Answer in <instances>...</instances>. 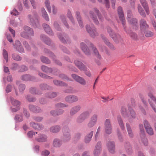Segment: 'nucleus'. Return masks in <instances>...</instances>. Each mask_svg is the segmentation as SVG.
<instances>
[{
	"instance_id": "nucleus-21",
	"label": "nucleus",
	"mask_w": 156,
	"mask_h": 156,
	"mask_svg": "<svg viewBox=\"0 0 156 156\" xmlns=\"http://www.w3.org/2000/svg\"><path fill=\"white\" fill-rule=\"evenodd\" d=\"M128 109L129 111V113L127 114V117L129 119L131 118V117L132 118H135L136 117V113L131 108V106L128 105Z\"/></svg>"
},
{
	"instance_id": "nucleus-43",
	"label": "nucleus",
	"mask_w": 156,
	"mask_h": 156,
	"mask_svg": "<svg viewBox=\"0 0 156 156\" xmlns=\"http://www.w3.org/2000/svg\"><path fill=\"white\" fill-rule=\"evenodd\" d=\"M138 9L139 12L140 13L141 15L143 17H145L146 15L144 12V11L142 9V8L140 6V5H138Z\"/></svg>"
},
{
	"instance_id": "nucleus-37",
	"label": "nucleus",
	"mask_w": 156,
	"mask_h": 156,
	"mask_svg": "<svg viewBox=\"0 0 156 156\" xmlns=\"http://www.w3.org/2000/svg\"><path fill=\"white\" fill-rule=\"evenodd\" d=\"M76 18L77 19L78 22L79 23L80 27H83V23L81 20V18L80 16V12H76Z\"/></svg>"
},
{
	"instance_id": "nucleus-49",
	"label": "nucleus",
	"mask_w": 156,
	"mask_h": 156,
	"mask_svg": "<svg viewBox=\"0 0 156 156\" xmlns=\"http://www.w3.org/2000/svg\"><path fill=\"white\" fill-rule=\"evenodd\" d=\"M45 5L47 8V10L49 12H51V6L50 2L48 0H46L44 2Z\"/></svg>"
},
{
	"instance_id": "nucleus-2",
	"label": "nucleus",
	"mask_w": 156,
	"mask_h": 156,
	"mask_svg": "<svg viewBox=\"0 0 156 156\" xmlns=\"http://www.w3.org/2000/svg\"><path fill=\"white\" fill-rule=\"evenodd\" d=\"M127 13V19L128 21L130 23L133 25L134 28L136 29L138 25L137 20L136 18H132L131 12L130 10H128Z\"/></svg>"
},
{
	"instance_id": "nucleus-33",
	"label": "nucleus",
	"mask_w": 156,
	"mask_h": 156,
	"mask_svg": "<svg viewBox=\"0 0 156 156\" xmlns=\"http://www.w3.org/2000/svg\"><path fill=\"white\" fill-rule=\"evenodd\" d=\"M41 40L45 42V43L47 45H49L50 44L51 42L50 39L46 37L44 35H41Z\"/></svg>"
},
{
	"instance_id": "nucleus-46",
	"label": "nucleus",
	"mask_w": 156,
	"mask_h": 156,
	"mask_svg": "<svg viewBox=\"0 0 156 156\" xmlns=\"http://www.w3.org/2000/svg\"><path fill=\"white\" fill-rule=\"evenodd\" d=\"M53 83L57 86H65L66 85L65 83H63L62 82L57 80H54Z\"/></svg>"
},
{
	"instance_id": "nucleus-24",
	"label": "nucleus",
	"mask_w": 156,
	"mask_h": 156,
	"mask_svg": "<svg viewBox=\"0 0 156 156\" xmlns=\"http://www.w3.org/2000/svg\"><path fill=\"white\" fill-rule=\"evenodd\" d=\"M140 1L142 6L145 10L147 14L148 15L149 14V10L146 0H140Z\"/></svg>"
},
{
	"instance_id": "nucleus-45",
	"label": "nucleus",
	"mask_w": 156,
	"mask_h": 156,
	"mask_svg": "<svg viewBox=\"0 0 156 156\" xmlns=\"http://www.w3.org/2000/svg\"><path fill=\"white\" fill-rule=\"evenodd\" d=\"M118 120L119 123V124L122 130H124L125 129L123 123L120 117H118Z\"/></svg>"
},
{
	"instance_id": "nucleus-28",
	"label": "nucleus",
	"mask_w": 156,
	"mask_h": 156,
	"mask_svg": "<svg viewBox=\"0 0 156 156\" xmlns=\"http://www.w3.org/2000/svg\"><path fill=\"white\" fill-rule=\"evenodd\" d=\"M61 129V127L59 126L56 125L51 127L50 129L51 132L53 133H56L59 132Z\"/></svg>"
},
{
	"instance_id": "nucleus-26",
	"label": "nucleus",
	"mask_w": 156,
	"mask_h": 156,
	"mask_svg": "<svg viewBox=\"0 0 156 156\" xmlns=\"http://www.w3.org/2000/svg\"><path fill=\"white\" fill-rule=\"evenodd\" d=\"M47 138V137L45 135L40 134L36 139L38 142H43L46 141Z\"/></svg>"
},
{
	"instance_id": "nucleus-8",
	"label": "nucleus",
	"mask_w": 156,
	"mask_h": 156,
	"mask_svg": "<svg viewBox=\"0 0 156 156\" xmlns=\"http://www.w3.org/2000/svg\"><path fill=\"white\" fill-rule=\"evenodd\" d=\"M105 131L107 134H110L112 133V127L110 120L107 119L105 122Z\"/></svg>"
},
{
	"instance_id": "nucleus-64",
	"label": "nucleus",
	"mask_w": 156,
	"mask_h": 156,
	"mask_svg": "<svg viewBox=\"0 0 156 156\" xmlns=\"http://www.w3.org/2000/svg\"><path fill=\"white\" fill-rule=\"evenodd\" d=\"M28 101L30 102H33L35 101V99L33 97H31L30 96H28L27 98Z\"/></svg>"
},
{
	"instance_id": "nucleus-16",
	"label": "nucleus",
	"mask_w": 156,
	"mask_h": 156,
	"mask_svg": "<svg viewBox=\"0 0 156 156\" xmlns=\"http://www.w3.org/2000/svg\"><path fill=\"white\" fill-rule=\"evenodd\" d=\"M78 100L77 97L74 95H70L67 96L65 98L66 102L72 103L77 101Z\"/></svg>"
},
{
	"instance_id": "nucleus-32",
	"label": "nucleus",
	"mask_w": 156,
	"mask_h": 156,
	"mask_svg": "<svg viewBox=\"0 0 156 156\" xmlns=\"http://www.w3.org/2000/svg\"><path fill=\"white\" fill-rule=\"evenodd\" d=\"M41 13L42 14V16L43 18H44L45 20L47 21H48L49 20V18L48 16V14L45 10L44 9V8H42L41 9Z\"/></svg>"
},
{
	"instance_id": "nucleus-58",
	"label": "nucleus",
	"mask_w": 156,
	"mask_h": 156,
	"mask_svg": "<svg viewBox=\"0 0 156 156\" xmlns=\"http://www.w3.org/2000/svg\"><path fill=\"white\" fill-rule=\"evenodd\" d=\"M49 154L50 152L48 151L45 150L43 151L41 153L42 156H47Z\"/></svg>"
},
{
	"instance_id": "nucleus-57",
	"label": "nucleus",
	"mask_w": 156,
	"mask_h": 156,
	"mask_svg": "<svg viewBox=\"0 0 156 156\" xmlns=\"http://www.w3.org/2000/svg\"><path fill=\"white\" fill-rule=\"evenodd\" d=\"M91 15L90 16L93 19V20H94V22L95 23H96V24H98V20H97V19L95 17L94 15V13H90Z\"/></svg>"
},
{
	"instance_id": "nucleus-34",
	"label": "nucleus",
	"mask_w": 156,
	"mask_h": 156,
	"mask_svg": "<svg viewBox=\"0 0 156 156\" xmlns=\"http://www.w3.org/2000/svg\"><path fill=\"white\" fill-rule=\"evenodd\" d=\"M102 38L104 41V42L111 49H114L115 47L113 45L108 41V39L105 37H102Z\"/></svg>"
},
{
	"instance_id": "nucleus-47",
	"label": "nucleus",
	"mask_w": 156,
	"mask_h": 156,
	"mask_svg": "<svg viewBox=\"0 0 156 156\" xmlns=\"http://www.w3.org/2000/svg\"><path fill=\"white\" fill-rule=\"evenodd\" d=\"M57 95L56 93L50 92L47 94V97L49 98H53L56 97Z\"/></svg>"
},
{
	"instance_id": "nucleus-62",
	"label": "nucleus",
	"mask_w": 156,
	"mask_h": 156,
	"mask_svg": "<svg viewBox=\"0 0 156 156\" xmlns=\"http://www.w3.org/2000/svg\"><path fill=\"white\" fill-rule=\"evenodd\" d=\"M11 14L13 15L16 16L19 15V12L17 10L14 9L11 13Z\"/></svg>"
},
{
	"instance_id": "nucleus-60",
	"label": "nucleus",
	"mask_w": 156,
	"mask_h": 156,
	"mask_svg": "<svg viewBox=\"0 0 156 156\" xmlns=\"http://www.w3.org/2000/svg\"><path fill=\"white\" fill-rule=\"evenodd\" d=\"M131 104H129L128 105H128H129L131 106V108H132V107H134L135 106V101L134 99H132L131 100Z\"/></svg>"
},
{
	"instance_id": "nucleus-25",
	"label": "nucleus",
	"mask_w": 156,
	"mask_h": 156,
	"mask_svg": "<svg viewBox=\"0 0 156 156\" xmlns=\"http://www.w3.org/2000/svg\"><path fill=\"white\" fill-rule=\"evenodd\" d=\"M64 111L62 109H60L59 110H52L50 112L51 115L54 116H56L62 114Z\"/></svg>"
},
{
	"instance_id": "nucleus-27",
	"label": "nucleus",
	"mask_w": 156,
	"mask_h": 156,
	"mask_svg": "<svg viewBox=\"0 0 156 156\" xmlns=\"http://www.w3.org/2000/svg\"><path fill=\"white\" fill-rule=\"evenodd\" d=\"M91 47V48L92 50H93L95 55L96 57L99 59H101V55L99 54V52L97 49L94 47L92 44H90Z\"/></svg>"
},
{
	"instance_id": "nucleus-29",
	"label": "nucleus",
	"mask_w": 156,
	"mask_h": 156,
	"mask_svg": "<svg viewBox=\"0 0 156 156\" xmlns=\"http://www.w3.org/2000/svg\"><path fill=\"white\" fill-rule=\"evenodd\" d=\"M30 110L35 112H40L41 109L39 107H35L33 105H30L29 106Z\"/></svg>"
},
{
	"instance_id": "nucleus-35",
	"label": "nucleus",
	"mask_w": 156,
	"mask_h": 156,
	"mask_svg": "<svg viewBox=\"0 0 156 156\" xmlns=\"http://www.w3.org/2000/svg\"><path fill=\"white\" fill-rule=\"evenodd\" d=\"M126 126L129 136L131 138L133 137V134L130 126L128 123H126Z\"/></svg>"
},
{
	"instance_id": "nucleus-10",
	"label": "nucleus",
	"mask_w": 156,
	"mask_h": 156,
	"mask_svg": "<svg viewBox=\"0 0 156 156\" xmlns=\"http://www.w3.org/2000/svg\"><path fill=\"white\" fill-rule=\"evenodd\" d=\"M69 129L68 128H64L63 129V140L65 142L69 141L70 139Z\"/></svg>"
},
{
	"instance_id": "nucleus-39",
	"label": "nucleus",
	"mask_w": 156,
	"mask_h": 156,
	"mask_svg": "<svg viewBox=\"0 0 156 156\" xmlns=\"http://www.w3.org/2000/svg\"><path fill=\"white\" fill-rule=\"evenodd\" d=\"M126 152L128 154H130L132 151L131 147L129 143H127L125 145Z\"/></svg>"
},
{
	"instance_id": "nucleus-52",
	"label": "nucleus",
	"mask_w": 156,
	"mask_h": 156,
	"mask_svg": "<svg viewBox=\"0 0 156 156\" xmlns=\"http://www.w3.org/2000/svg\"><path fill=\"white\" fill-rule=\"evenodd\" d=\"M15 119L17 122H20L22 121L23 117L21 115H16L15 116Z\"/></svg>"
},
{
	"instance_id": "nucleus-63",
	"label": "nucleus",
	"mask_w": 156,
	"mask_h": 156,
	"mask_svg": "<svg viewBox=\"0 0 156 156\" xmlns=\"http://www.w3.org/2000/svg\"><path fill=\"white\" fill-rule=\"evenodd\" d=\"M23 45L28 51L30 50V48L27 42L24 41L23 43Z\"/></svg>"
},
{
	"instance_id": "nucleus-1",
	"label": "nucleus",
	"mask_w": 156,
	"mask_h": 156,
	"mask_svg": "<svg viewBox=\"0 0 156 156\" xmlns=\"http://www.w3.org/2000/svg\"><path fill=\"white\" fill-rule=\"evenodd\" d=\"M154 90L152 87L148 88L147 95L151 99L148 100V102L154 111L156 113V97L153 95Z\"/></svg>"
},
{
	"instance_id": "nucleus-55",
	"label": "nucleus",
	"mask_w": 156,
	"mask_h": 156,
	"mask_svg": "<svg viewBox=\"0 0 156 156\" xmlns=\"http://www.w3.org/2000/svg\"><path fill=\"white\" fill-rule=\"evenodd\" d=\"M12 58L14 60L16 61H20L21 59V58L20 56L15 54H13L12 55Z\"/></svg>"
},
{
	"instance_id": "nucleus-6",
	"label": "nucleus",
	"mask_w": 156,
	"mask_h": 156,
	"mask_svg": "<svg viewBox=\"0 0 156 156\" xmlns=\"http://www.w3.org/2000/svg\"><path fill=\"white\" fill-rule=\"evenodd\" d=\"M30 23L34 27H37L39 25V22L37 16L35 15H29Z\"/></svg>"
},
{
	"instance_id": "nucleus-23",
	"label": "nucleus",
	"mask_w": 156,
	"mask_h": 156,
	"mask_svg": "<svg viewBox=\"0 0 156 156\" xmlns=\"http://www.w3.org/2000/svg\"><path fill=\"white\" fill-rule=\"evenodd\" d=\"M80 46L82 50L86 55H88L90 54V50L87 48V46L84 43H81L80 44Z\"/></svg>"
},
{
	"instance_id": "nucleus-30",
	"label": "nucleus",
	"mask_w": 156,
	"mask_h": 156,
	"mask_svg": "<svg viewBox=\"0 0 156 156\" xmlns=\"http://www.w3.org/2000/svg\"><path fill=\"white\" fill-rule=\"evenodd\" d=\"M127 33L129 34L131 37L134 40H136L137 38V34L134 32L131 31V30H126Z\"/></svg>"
},
{
	"instance_id": "nucleus-31",
	"label": "nucleus",
	"mask_w": 156,
	"mask_h": 156,
	"mask_svg": "<svg viewBox=\"0 0 156 156\" xmlns=\"http://www.w3.org/2000/svg\"><path fill=\"white\" fill-rule=\"evenodd\" d=\"M43 28L45 31L50 35H52V32L49 26L47 24H44L43 25Z\"/></svg>"
},
{
	"instance_id": "nucleus-22",
	"label": "nucleus",
	"mask_w": 156,
	"mask_h": 156,
	"mask_svg": "<svg viewBox=\"0 0 156 156\" xmlns=\"http://www.w3.org/2000/svg\"><path fill=\"white\" fill-rule=\"evenodd\" d=\"M81 108V107L80 105H77L73 107L71 109L70 114L71 115H73L76 114Z\"/></svg>"
},
{
	"instance_id": "nucleus-5",
	"label": "nucleus",
	"mask_w": 156,
	"mask_h": 156,
	"mask_svg": "<svg viewBox=\"0 0 156 156\" xmlns=\"http://www.w3.org/2000/svg\"><path fill=\"white\" fill-rule=\"evenodd\" d=\"M90 115V112L89 111H86L82 113L77 118L76 122L78 123H82L86 119L89 118Z\"/></svg>"
},
{
	"instance_id": "nucleus-12",
	"label": "nucleus",
	"mask_w": 156,
	"mask_h": 156,
	"mask_svg": "<svg viewBox=\"0 0 156 156\" xmlns=\"http://www.w3.org/2000/svg\"><path fill=\"white\" fill-rule=\"evenodd\" d=\"M72 76L76 81H77L82 85H85L86 84V81L82 77L77 75L76 74H73Z\"/></svg>"
},
{
	"instance_id": "nucleus-61",
	"label": "nucleus",
	"mask_w": 156,
	"mask_h": 156,
	"mask_svg": "<svg viewBox=\"0 0 156 156\" xmlns=\"http://www.w3.org/2000/svg\"><path fill=\"white\" fill-rule=\"evenodd\" d=\"M39 74L40 76L44 78L47 79H50L51 78V77L46 75L45 74H43V73H39Z\"/></svg>"
},
{
	"instance_id": "nucleus-14",
	"label": "nucleus",
	"mask_w": 156,
	"mask_h": 156,
	"mask_svg": "<svg viewBox=\"0 0 156 156\" xmlns=\"http://www.w3.org/2000/svg\"><path fill=\"white\" fill-rule=\"evenodd\" d=\"M13 45L14 46V48H16L17 51L20 52H24V49L19 41L18 40L16 41L15 44H13Z\"/></svg>"
},
{
	"instance_id": "nucleus-56",
	"label": "nucleus",
	"mask_w": 156,
	"mask_h": 156,
	"mask_svg": "<svg viewBox=\"0 0 156 156\" xmlns=\"http://www.w3.org/2000/svg\"><path fill=\"white\" fill-rule=\"evenodd\" d=\"M66 106H67L66 105H65L61 103H58L55 105L56 108H63Z\"/></svg>"
},
{
	"instance_id": "nucleus-36",
	"label": "nucleus",
	"mask_w": 156,
	"mask_h": 156,
	"mask_svg": "<svg viewBox=\"0 0 156 156\" xmlns=\"http://www.w3.org/2000/svg\"><path fill=\"white\" fill-rule=\"evenodd\" d=\"M93 134V131H91L85 137V142L86 143H88L89 141H90Z\"/></svg>"
},
{
	"instance_id": "nucleus-41",
	"label": "nucleus",
	"mask_w": 156,
	"mask_h": 156,
	"mask_svg": "<svg viewBox=\"0 0 156 156\" xmlns=\"http://www.w3.org/2000/svg\"><path fill=\"white\" fill-rule=\"evenodd\" d=\"M121 111L123 116L125 118H127L128 114L126 108L124 107H122Z\"/></svg>"
},
{
	"instance_id": "nucleus-17",
	"label": "nucleus",
	"mask_w": 156,
	"mask_h": 156,
	"mask_svg": "<svg viewBox=\"0 0 156 156\" xmlns=\"http://www.w3.org/2000/svg\"><path fill=\"white\" fill-rule=\"evenodd\" d=\"M10 99L12 104L15 107L17 108L16 109L14 108H13L12 109V110L14 112H16L19 109V108L18 107L20 105V103L19 101L14 99L13 98H10Z\"/></svg>"
},
{
	"instance_id": "nucleus-18",
	"label": "nucleus",
	"mask_w": 156,
	"mask_h": 156,
	"mask_svg": "<svg viewBox=\"0 0 156 156\" xmlns=\"http://www.w3.org/2000/svg\"><path fill=\"white\" fill-rule=\"evenodd\" d=\"M75 64L76 66L81 70L85 71L86 69L85 65L78 60H75Z\"/></svg>"
},
{
	"instance_id": "nucleus-59",
	"label": "nucleus",
	"mask_w": 156,
	"mask_h": 156,
	"mask_svg": "<svg viewBox=\"0 0 156 156\" xmlns=\"http://www.w3.org/2000/svg\"><path fill=\"white\" fill-rule=\"evenodd\" d=\"M25 89V86L23 84H20L19 87V91L20 92L23 91Z\"/></svg>"
},
{
	"instance_id": "nucleus-44",
	"label": "nucleus",
	"mask_w": 156,
	"mask_h": 156,
	"mask_svg": "<svg viewBox=\"0 0 156 156\" xmlns=\"http://www.w3.org/2000/svg\"><path fill=\"white\" fill-rule=\"evenodd\" d=\"M40 87L41 90H49L51 89V87L49 86L48 85L46 84H41L40 85Z\"/></svg>"
},
{
	"instance_id": "nucleus-3",
	"label": "nucleus",
	"mask_w": 156,
	"mask_h": 156,
	"mask_svg": "<svg viewBox=\"0 0 156 156\" xmlns=\"http://www.w3.org/2000/svg\"><path fill=\"white\" fill-rule=\"evenodd\" d=\"M23 29L25 31L21 33L20 35L21 37L27 38L30 36L34 35V31L32 28L27 26H25L24 27Z\"/></svg>"
},
{
	"instance_id": "nucleus-13",
	"label": "nucleus",
	"mask_w": 156,
	"mask_h": 156,
	"mask_svg": "<svg viewBox=\"0 0 156 156\" xmlns=\"http://www.w3.org/2000/svg\"><path fill=\"white\" fill-rule=\"evenodd\" d=\"M118 13L119 18L122 22L123 25H125V19L124 17V15L122 9L121 7L119 6L118 9Z\"/></svg>"
},
{
	"instance_id": "nucleus-42",
	"label": "nucleus",
	"mask_w": 156,
	"mask_h": 156,
	"mask_svg": "<svg viewBox=\"0 0 156 156\" xmlns=\"http://www.w3.org/2000/svg\"><path fill=\"white\" fill-rule=\"evenodd\" d=\"M144 32L145 36L147 37H152L154 35V33L153 32L149 30H145Z\"/></svg>"
},
{
	"instance_id": "nucleus-53",
	"label": "nucleus",
	"mask_w": 156,
	"mask_h": 156,
	"mask_svg": "<svg viewBox=\"0 0 156 156\" xmlns=\"http://www.w3.org/2000/svg\"><path fill=\"white\" fill-rule=\"evenodd\" d=\"M94 10L95 12L98 15L99 20L102 21L103 20V18L102 17L101 15L99 14V10L96 8H94Z\"/></svg>"
},
{
	"instance_id": "nucleus-11",
	"label": "nucleus",
	"mask_w": 156,
	"mask_h": 156,
	"mask_svg": "<svg viewBox=\"0 0 156 156\" xmlns=\"http://www.w3.org/2000/svg\"><path fill=\"white\" fill-rule=\"evenodd\" d=\"M86 28L88 32L90 34L91 36L94 37L95 36L98 35V34L96 31L94 27L91 28L88 25L86 26Z\"/></svg>"
},
{
	"instance_id": "nucleus-54",
	"label": "nucleus",
	"mask_w": 156,
	"mask_h": 156,
	"mask_svg": "<svg viewBox=\"0 0 156 156\" xmlns=\"http://www.w3.org/2000/svg\"><path fill=\"white\" fill-rule=\"evenodd\" d=\"M146 131L147 133L151 135H152L154 134V132L153 129L151 126L149 127L148 128H147L146 129Z\"/></svg>"
},
{
	"instance_id": "nucleus-38",
	"label": "nucleus",
	"mask_w": 156,
	"mask_h": 156,
	"mask_svg": "<svg viewBox=\"0 0 156 156\" xmlns=\"http://www.w3.org/2000/svg\"><path fill=\"white\" fill-rule=\"evenodd\" d=\"M41 69L43 71L47 73H51L52 71L51 68H49L44 66H42L41 67Z\"/></svg>"
},
{
	"instance_id": "nucleus-7",
	"label": "nucleus",
	"mask_w": 156,
	"mask_h": 156,
	"mask_svg": "<svg viewBox=\"0 0 156 156\" xmlns=\"http://www.w3.org/2000/svg\"><path fill=\"white\" fill-rule=\"evenodd\" d=\"M98 118L97 114H94L91 117L89 122L87 124L89 128H91L93 127L96 124Z\"/></svg>"
},
{
	"instance_id": "nucleus-20",
	"label": "nucleus",
	"mask_w": 156,
	"mask_h": 156,
	"mask_svg": "<svg viewBox=\"0 0 156 156\" xmlns=\"http://www.w3.org/2000/svg\"><path fill=\"white\" fill-rule=\"evenodd\" d=\"M30 126L35 129L41 130L43 129V126L37 123H36L33 122H31L30 123Z\"/></svg>"
},
{
	"instance_id": "nucleus-19",
	"label": "nucleus",
	"mask_w": 156,
	"mask_h": 156,
	"mask_svg": "<svg viewBox=\"0 0 156 156\" xmlns=\"http://www.w3.org/2000/svg\"><path fill=\"white\" fill-rule=\"evenodd\" d=\"M101 150V142H98L96 146L94 151V154L95 156H98L100 154Z\"/></svg>"
},
{
	"instance_id": "nucleus-4",
	"label": "nucleus",
	"mask_w": 156,
	"mask_h": 156,
	"mask_svg": "<svg viewBox=\"0 0 156 156\" xmlns=\"http://www.w3.org/2000/svg\"><path fill=\"white\" fill-rule=\"evenodd\" d=\"M108 32L109 33L111 37L113 38L114 41L117 43L121 42L122 39L119 34H116L112 31L111 28L108 27L107 28Z\"/></svg>"
},
{
	"instance_id": "nucleus-40",
	"label": "nucleus",
	"mask_w": 156,
	"mask_h": 156,
	"mask_svg": "<svg viewBox=\"0 0 156 156\" xmlns=\"http://www.w3.org/2000/svg\"><path fill=\"white\" fill-rule=\"evenodd\" d=\"M61 142L58 139H55L53 141V145L56 147H59L60 146L61 144Z\"/></svg>"
},
{
	"instance_id": "nucleus-48",
	"label": "nucleus",
	"mask_w": 156,
	"mask_h": 156,
	"mask_svg": "<svg viewBox=\"0 0 156 156\" xmlns=\"http://www.w3.org/2000/svg\"><path fill=\"white\" fill-rule=\"evenodd\" d=\"M21 79L25 81L31 80L30 76L28 75H25L22 76L21 77Z\"/></svg>"
},
{
	"instance_id": "nucleus-51",
	"label": "nucleus",
	"mask_w": 156,
	"mask_h": 156,
	"mask_svg": "<svg viewBox=\"0 0 156 156\" xmlns=\"http://www.w3.org/2000/svg\"><path fill=\"white\" fill-rule=\"evenodd\" d=\"M3 55L4 58L6 60V62H7L8 60V54L7 52L5 49H3Z\"/></svg>"
},
{
	"instance_id": "nucleus-50",
	"label": "nucleus",
	"mask_w": 156,
	"mask_h": 156,
	"mask_svg": "<svg viewBox=\"0 0 156 156\" xmlns=\"http://www.w3.org/2000/svg\"><path fill=\"white\" fill-rule=\"evenodd\" d=\"M41 61L44 62L47 64H49L50 63V61L49 59L47 58L42 56L41 57Z\"/></svg>"
},
{
	"instance_id": "nucleus-15",
	"label": "nucleus",
	"mask_w": 156,
	"mask_h": 156,
	"mask_svg": "<svg viewBox=\"0 0 156 156\" xmlns=\"http://www.w3.org/2000/svg\"><path fill=\"white\" fill-rule=\"evenodd\" d=\"M107 147L109 152L113 153L115 151V143L113 142L109 141L106 144Z\"/></svg>"
},
{
	"instance_id": "nucleus-9",
	"label": "nucleus",
	"mask_w": 156,
	"mask_h": 156,
	"mask_svg": "<svg viewBox=\"0 0 156 156\" xmlns=\"http://www.w3.org/2000/svg\"><path fill=\"white\" fill-rule=\"evenodd\" d=\"M140 29L141 33L144 32L146 29L149 27L148 25L147 24L145 20L141 19L140 21Z\"/></svg>"
}]
</instances>
